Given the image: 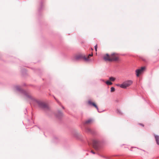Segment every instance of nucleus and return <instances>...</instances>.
I'll use <instances>...</instances> for the list:
<instances>
[{
  "instance_id": "nucleus-21",
  "label": "nucleus",
  "mask_w": 159,
  "mask_h": 159,
  "mask_svg": "<svg viewBox=\"0 0 159 159\" xmlns=\"http://www.w3.org/2000/svg\"><path fill=\"white\" fill-rule=\"evenodd\" d=\"M91 152L93 154H94L95 153V152H93V151H91Z\"/></svg>"
},
{
  "instance_id": "nucleus-13",
  "label": "nucleus",
  "mask_w": 159,
  "mask_h": 159,
  "mask_svg": "<svg viewBox=\"0 0 159 159\" xmlns=\"http://www.w3.org/2000/svg\"><path fill=\"white\" fill-rule=\"evenodd\" d=\"M117 113L120 115H122V112L119 109H117Z\"/></svg>"
},
{
  "instance_id": "nucleus-11",
  "label": "nucleus",
  "mask_w": 159,
  "mask_h": 159,
  "mask_svg": "<svg viewBox=\"0 0 159 159\" xmlns=\"http://www.w3.org/2000/svg\"><path fill=\"white\" fill-rule=\"evenodd\" d=\"M92 120L91 119H89L87 120H86L85 122V124H89L90 123L92 122Z\"/></svg>"
},
{
  "instance_id": "nucleus-7",
  "label": "nucleus",
  "mask_w": 159,
  "mask_h": 159,
  "mask_svg": "<svg viewBox=\"0 0 159 159\" xmlns=\"http://www.w3.org/2000/svg\"><path fill=\"white\" fill-rule=\"evenodd\" d=\"M63 113L60 111H58L56 114V116L58 118H61L63 116Z\"/></svg>"
},
{
  "instance_id": "nucleus-10",
  "label": "nucleus",
  "mask_w": 159,
  "mask_h": 159,
  "mask_svg": "<svg viewBox=\"0 0 159 159\" xmlns=\"http://www.w3.org/2000/svg\"><path fill=\"white\" fill-rule=\"evenodd\" d=\"M111 59V56H109L108 54H106V55H104L103 57V59L105 61H109L108 60H106V59Z\"/></svg>"
},
{
  "instance_id": "nucleus-18",
  "label": "nucleus",
  "mask_w": 159,
  "mask_h": 159,
  "mask_svg": "<svg viewBox=\"0 0 159 159\" xmlns=\"http://www.w3.org/2000/svg\"><path fill=\"white\" fill-rule=\"evenodd\" d=\"M94 48L95 50L96 51H97V45H96L94 46Z\"/></svg>"
},
{
  "instance_id": "nucleus-22",
  "label": "nucleus",
  "mask_w": 159,
  "mask_h": 159,
  "mask_svg": "<svg viewBox=\"0 0 159 159\" xmlns=\"http://www.w3.org/2000/svg\"><path fill=\"white\" fill-rule=\"evenodd\" d=\"M102 81H103V82H104V80H102Z\"/></svg>"
},
{
  "instance_id": "nucleus-8",
  "label": "nucleus",
  "mask_w": 159,
  "mask_h": 159,
  "mask_svg": "<svg viewBox=\"0 0 159 159\" xmlns=\"http://www.w3.org/2000/svg\"><path fill=\"white\" fill-rule=\"evenodd\" d=\"M88 103L90 105L93 106L94 107L98 110V108L97 106L94 102H92L90 100H89L88 102Z\"/></svg>"
},
{
  "instance_id": "nucleus-16",
  "label": "nucleus",
  "mask_w": 159,
  "mask_h": 159,
  "mask_svg": "<svg viewBox=\"0 0 159 159\" xmlns=\"http://www.w3.org/2000/svg\"><path fill=\"white\" fill-rule=\"evenodd\" d=\"M115 90V89L114 87H112L111 88V92H113Z\"/></svg>"
},
{
  "instance_id": "nucleus-14",
  "label": "nucleus",
  "mask_w": 159,
  "mask_h": 159,
  "mask_svg": "<svg viewBox=\"0 0 159 159\" xmlns=\"http://www.w3.org/2000/svg\"><path fill=\"white\" fill-rule=\"evenodd\" d=\"M109 79L110 81H114L115 80V78L113 77H110L109 78Z\"/></svg>"
},
{
  "instance_id": "nucleus-6",
  "label": "nucleus",
  "mask_w": 159,
  "mask_h": 159,
  "mask_svg": "<svg viewBox=\"0 0 159 159\" xmlns=\"http://www.w3.org/2000/svg\"><path fill=\"white\" fill-rule=\"evenodd\" d=\"M115 54L113 53L111 56V59H106V60H109V61H116L118 60V58L117 57H116L114 56Z\"/></svg>"
},
{
  "instance_id": "nucleus-4",
  "label": "nucleus",
  "mask_w": 159,
  "mask_h": 159,
  "mask_svg": "<svg viewBox=\"0 0 159 159\" xmlns=\"http://www.w3.org/2000/svg\"><path fill=\"white\" fill-rule=\"evenodd\" d=\"M133 83V81L131 80H128L122 83L123 85V89H126L127 87L131 85Z\"/></svg>"
},
{
  "instance_id": "nucleus-9",
  "label": "nucleus",
  "mask_w": 159,
  "mask_h": 159,
  "mask_svg": "<svg viewBox=\"0 0 159 159\" xmlns=\"http://www.w3.org/2000/svg\"><path fill=\"white\" fill-rule=\"evenodd\" d=\"M154 136L157 144L159 145V136L154 134Z\"/></svg>"
},
{
  "instance_id": "nucleus-15",
  "label": "nucleus",
  "mask_w": 159,
  "mask_h": 159,
  "mask_svg": "<svg viewBox=\"0 0 159 159\" xmlns=\"http://www.w3.org/2000/svg\"><path fill=\"white\" fill-rule=\"evenodd\" d=\"M116 85L117 86H119L120 88H123V85L122 84H116Z\"/></svg>"
},
{
  "instance_id": "nucleus-12",
  "label": "nucleus",
  "mask_w": 159,
  "mask_h": 159,
  "mask_svg": "<svg viewBox=\"0 0 159 159\" xmlns=\"http://www.w3.org/2000/svg\"><path fill=\"white\" fill-rule=\"evenodd\" d=\"M106 83L107 85H111L112 84V83L111 82L109 81H106Z\"/></svg>"
},
{
  "instance_id": "nucleus-3",
  "label": "nucleus",
  "mask_w": 159,
  "mask_h": 159,
  "mask_svg": "<svg viewBox=\"0 0 159 159\" xmlns=\"http://www.w3.org/2000/svg\"><path fill=\"white\" fill-rule=\"evenodd\" d=\"M93 148L96 150H98L100 146V142L97 140H93Z\"/></svg>"
},
{
  "instance_id": "nucleus-19",
  "label": "nucleus",
  "mask_w": 159,
  "mask_h": 159,
  "mask_svg": "<svg viewBox=\"0 0 159 159\" xmlns=\"http://www.w3.org/2000/svg\"><path fill=\"white\" fill-rule=\"evenodd\" d=\"M87 131H88V132H91V130L89 128H88L87 129Z\"/></svg>"
},
{
  "instance_id": "nucleus-20",
  "label": "nucleus",
  "mask_w": 159,
  "mask_h": 159,
  "mask_svg": "<svg viewBox=\"0 0 159 159\" xmlns=\"http://www.w3.org/2000/svg\"><path fill=\"white\" fill-rule=\"evenodd\" d=\"M102 157H104V158H107V159H108V158H107V157H106L104 156H102Z\"/></svg>"
},
{
  "instance_id": "nucleus-1",
  "label": "nucleus",
  "mask_w": 159,
  "mask_h": 159,
  "mask_svg": "<svg viewBox=\"0 0 159 159\" xmlns=\"http://www.w3.org/2000/svg\"><path fill=\"white\" fill-rule=\"evenodd\" d=\"M15 90L20 92L24 96V98L29 101L31 104H34L37 103L39 107L44 110L48 109V107L47 104L45 103L37 100L29 92L22 90L20 87L16 86L14 87Z\"/></svg>"
},
{
  "instance_id": "nucleus-5",
  "label": "nucleus",
  "mask_w": 159,
  "mask_h": 159,
  "mask_svg": "<svg viewBox=\"0 0 159 159\" xmlns=\"http://www.w3.org/2000/svg\"><path fill=\"white\" fill-rule=\"evenodd\" d=\"M145 67H142L140 69H137L136 70V75L137 77H139V75L141 74L145 69Z\"/></svg>"
},
{
  "instance_id": "nucleus-2",
  "label": "nucleus",
  "mask_w": 159,
  "mask_h": 159,
  "mask_svg": "<svg viewBox=\"0 0 159 159\" xmlns=\"http://www.w3.org/2000/svg\"><path fill=\"white\" fill-rule=\"evenodd\" d=\"M82 58H83L84 60L86 61H88L89 60L85 56H84L83 57L80 54L76 55H75L73 57V60L75 61L79 60Z\"/></svg>"
},
{
  "instance_id": "nucleus-17",
  "label": "nucleus",
  "mask_w": 159,
  "mask_h": 159,
  "mask_svg": "<svg viewBox=\"0 0 159 159\" xmlns=\"http://www.w3.org/2000/svg\"><path fill=\"white\" fill-rule=\"evenodd\" d=\"M93 56V54H92V53L91 54H89V56H88V57H87V58L88 59H89V60H88V61H89V56Z\"/></svg>"
}]
</instances>
